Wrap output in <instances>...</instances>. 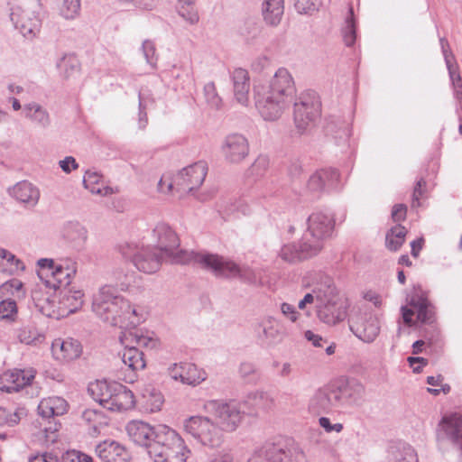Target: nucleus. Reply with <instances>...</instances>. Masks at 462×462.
I'll list each match as a JSON object with an SVG mask.
<instances>
[{"label": "nucleus", "mask_w": 462, "mask_h": 462, "mask_svg": "<svg viewBox=\"0 0 462 462\" xmlns=\"http://www.w3.org/2000/svg\"><path fill=\"white\" fill-rule=\"evenodd\" d=\"M67 411L66 400L59 396L45 398L38 405V412L43 419L63 415Z\"/></svg>", "instance_id": "obj_32"}, {"label": "nucleus", "mask_w": 462, "mask_h": 462, "mask_svg": "<svg viewBox=\"0 0 462 462\" xmlns=\"http://www.w3.org/2000/svg\"><path fill=\"white\" fill-rule=\"evenodd\" d=\"M442 53L444 56V60H445L448 70H452V69L458 68V66L456 62L455 56L453 55L449 47L448 48L445 47V49H442Z\"/></svg>", "instance_id": "obj_60"}, {"label": "nucleus", "mask_w": 462, "mask_h": 462, "mask_svg": "<svg viewBox=\"0 0 462 462\" xmlns=\"http://www.w3.org/2000/svg\"><path fill=\"white\" fill-rule=\"evenodd\" d=\"M234 95L238 103L246 106L250 89V78L248 71L242 68L236 69L231 76Z\"/></svg>", "instance_id": "obj_31"}, {"label": "nucleus", "mask_w": 462, "mask_h": 462, "mask_svg": "<svg viewBox=\"0 0 462 462\" xmlns=\"http://www.w3.org/2000/svg\"><path fill=\"white\" fill-rule=\"evenodd\" d=\"M225 159L231 163H239L249 153L248 140L241 134H231L226 136L222 146Z\"/></svg>", "instance_id": "obj_17"}, {"label": "nucleus", "mask_w": 462, "mask_h": 462, "mask_svg": "<svg viewBox=\"0 0 462 462\" xmlns=\"http://www.w3.org/2000/svg\"><path fill=\"white\" fill-rule=\"evenodd\" d=\"M269 158L266 155H259L250 168V172L256 177L263 176L269 167Z\"/></svg>", "instance_id": "obj_53"}, {"label": "nucleus", "mask_w": 462, "mask_h": 462, "mask_svg": "<svg viewBox=\"0 0 462 462\" xmlns=\"http://www.w3.org/2000/svg\"><path fill=\"white\" fill-rule=\"evenodd\" d=\"M23 263L16 258L11 252L0 248V273L13 274L17 271L24 270Z\"/></svg>", "instance_id": "obj_37"}, {"label": "nucleus", "mask_w": 462, "mask_h": 462, "mask_svg": "<svg viewBox=\"0 0 462 462\" xmlns=\"http://www.w3.org/2000/svg\"><path fill=\"white\" fill-rule=\"evenodd\" d=\"M9 194L26 208H34L40 199L39 189L27 180L17 182L9 190Z\"/></svg>", "instance_id": "obj_26"}, {"label": "nucleus", "mask_w": 462, "mask_h": 462, "mask_svg": "<svg viewBox=\"0 0 462 462\" xmlns=\"http://www.w3.org/2000/svg\"><path fill=\"white\" fill-rule=\"evenodd\" d=\"M150 445L149 457L153 462H186L190 450L181 437L165 425H159V432Z\"/></svg>", "instance_id": "obj_6"}, {"label": "nucleus", "mask_w": 462, "mask_h": 462, "mask_svg": "<svg viewBox=\"0 0 462 462\" xmlns=\"http://www.w3.org/2000/svg\"><path fill=\"white\" fill-rule=\"evenodd\" d=\"M62 236L71 248L81 251L85 246L88 232L79 222L69 221L63 226Z\"/></svg>", "instance_id": "obj_29"}, {"label": "nucleus", "mask_w": 462, "mask_h": 462, "mask_svg": "<svg viewBox=\"0 0 462 462\" xmlns=\"http://www.w3.org/2000/svg\"><path fill=\"white\" fill-rule=\"evenodd\" d=\"M219 208L220 211L223 210L226 216H229L235 213L236 211L239 210L240 205H238L236 201H233L230 199L229 201H223L219 205Z\"/></svg>", "instance_id": "obj_61"}, {"label": "nucleus", "mask_w": 462, "mask_h": 462, "mask_svg": "<svg viewBox=\"0 0 462 462\" xmlns=\"http://www.w3.org/2000/svg\"><path fill=\"white\" fill-rule=\"evenodd\" d=\"M321 102L314 90L302 92L293 104V119L297 129L302 133L320 116Z\"/></svg>", "instance_id": "obj_13"}, {"label": "nucleus", "mask_w": 462, "mask_h": 462, "mask_svg": "<svg viewBox=\"0 0 462 462\" xmlns=\"http://www.w3.org/2000/svg\"><path fill=\"white\" fill-rule=\"evenodd\" d=\"M205 408L226 432L236 430L245 413L241 411L240 404L236 402L213 400L208 402Z\"/></svg>", "instance_id": "obj_15"}, {"label": "nucleus", "mask_w": 462, "mask_h": 462, "mask_svg": "<svg viewBox=\"0 0 462 462\" xmlns=\"http://www.w3.org/2000/svg\"><path fill=\"white\" fill-rule=\"evenodd\" d=\"M152 234L157 240V245L153 247L165 255L171 263L187 264L193 262L218 278L239 277L245 281L249 279L252 273L249 268H241L221 255L178 250L180 239L176 232L166 223L157 224Z\"/></svg>", "instance_id": "obj_1"}, {"label": "nucleus", "mask_w": 462, "mask_h": 462, "mask_svg": "<svg viewBox=\"0 0 462 462\" xmlns=\"http://www.w3.org/2000/svg\"><path fill=\"white\" fill-rule=\"evenodd\" d=\"M351 332L365 343H372L380 333V321L376 314L365 309L352 310L348 317Z\"/></svg>", "instance_id": "obj_14"}, {"label": "nucleus", "mask_w": 462, "mask_h": 462, "mask_svg": "<svg viewBox=\"0 0 462 462\" xmlns=\"http://www.w3.org/2000/svg\"><path fill=\"white\" fill-rule=\"evenodd\" d=\"M449 79L451 80L454 91V97L459 102H462V80L458 72V68L448 70Z\"/></svg>", "instance_id": "obj_52"}, {"label": "nucleus", "mask_w": 462, "mask_h": 462, "mask_svg": "<svg viewBox=\"0 0 462 462\" xmlns=\"http://www.w3.org/2000/svg\"><path fill=\"white\" fill-rule=\"evenodd\" d=\"M59 462H94L93 458L80 451L68 450L62 454Z\"/></svg>", "instance_id": "obj_51"}, {"label": "nucleus", "mask_w": 462, "mask_h": 462, "mask_svg": "<svg viewBox=\"0 0 462 462\" xmlns=\"http://www.w3.org/2000/svg\"><path fill=\"white\" fill-rule=\"evenodd\" d=\"M88 391L95 401L109 411H127L135 404L133 392L117 382L97 381L88 385Z\"/></svg>", "instance_id": "obj_7"}, {"label": "nucleus", "mask_w": 462, "mask_h": 462, "mask_svg": "<svg viewBox=\"0 0 462 462\" xmlns=\"http://www.w3.org/2000/svg\"><path fill=\"white\" fill-rule=\"evenodd\" d=\"M283 11V0H264L263 4V19L270 25L280 23Z\"/></svg>", "instance_id": "obj_34"}, {"label": "nucleus", "mask_w": 462, "mask_h": 462, "mask_svg": "<svg viewBox=\"0 0 462 462\" xmlns=\"http://www.w3.org/2000/svg\"><path fill=\"white\" fill-rule=\"evenodd\" d=\"M59 164L61 170L66 173H69L72 170L79 167V164L72 156L65 157L63 160L60 161Z\"/></svg>", "instance_id": "obj_59"}, {"label": "nucleus", "mask_w": 462, "mask_h": 462, "mask_svg": "<svg viewBox=\"0 0 462 462\" xmlns=\"http://www.w3.org/2000/svg\"><path fill=\"white\" fill-rule=\"evenodd\" d=\"M17 317V305L14 300L6 299L0 302V319L14 322Z\"/></svg>", "instance_id": "obj_45"}, {"label": "nucleus", "mask_w": 462, "mask_h": 462, "mask_svg": "<svg viewBox=\"0 0 462 462\" xmlns=\"http://www.w3.org/2000/svg\"><path fill=\"white\" fill-rule=\"evenodd\" d=\"M424 244L425 240L422 236L411 242V254L412 257L417 258L420 255V252L422 250Z\"/></svg>", "instance_id": "obj_63"}, {"label": "nucleus", "mask_w": 462, "mask_h": 462, "mask_svg": "<svg viewBox=\"0 0 462 462\" xmlns=\"http://www.w3.org/2000/svg\"><path fill=\"white\" fill-rule=\"evenodd\" d=\"M319 0H294V6L300 14H309L318 9Z\"/></svg>", "instance_id": "obj_54"}, {"label": "nucleus", "mask_w": 462, "mask_h": 462, "mask_svg": "<svg viewBox=\"0 0 462 462\" xmlns=\"http://www.w3.org/2000/svg\"><path fill=\"white\" fill-rule=\"evenodd\" d=\"M52 352L57 359L70 361L78 358L82 352L80 343L74 338L69 337L64 340L56 339L52 343Z\"/></svg>", "instance_id": "obj_30"}, {"label": "nucleus", "mask_w": 462, "mask_h": 462, "mask_svg": "<svg viewBox=\"0 0 462 462\" xmlns=\"http://www.w3.org/2000/svg\"><path fill=\"white\" fill-rule=\"evenodd\" d=\"M143 402L151 412L161 410L163 403L162 394L152 385H146L141 392Z\"/></svg>", "instance_id": "obj_39"}, {"label": "nucleus", "mask_w": 462, "mask_h": 462, "mask_svg": "<svg viewBox=\"0 0 462 462\" xmlns=\"http://www.w3.org/2000/svg\"><path fill=\"white\" fill-rule=\"evenodd\" d=\"M307 223L308 229L299 243H290L281 248L279 257L282 261L295 263L317 255L334 229L333 218L323 212L312 213Z\"/></svg>", "instance_id": "obj_4"}, {"label": "nucleus", "mask_w": 462, "mask_h": 462, "mask_svg": "<svg viewBox=\"0 0 462 462\" xmlns=\"http://www.w3.org/2000/svg\"><path fill=\"white\" fill-rule=\"evenodd\" d=\"M204 96L207 104L213 109H219L222 99L218 96L216 86L213 82H208L204 86Z\"/></svg>", "instance_id": "obj_47"}, {"label": "nucleus", "mask_w": 462, "mask_h": 462, "mask_svg": "<svg viewBox=\"0 0 462 462\" xmlns=\"http://www.w3.org/2000/svg\"><path fill=\"white\" fill-rule=\"evenodd\" d=\"M339 173L335 169H321L311 174L307 187L311 192H323L338 187Z\"/></svg>", "instance_id": "obj_21"}, {"label": "nucleus", "mask_w": 462, "mask_h": 462, "mask_svg": "<svg viewBox=\"0 0 462 462\" xmlns=\"http://www.w3.org/2000/svg\"><path fill=\"white\" fill-rule=\"evenodd\" d=\"M33 370L14 369L5 372L0 376V390L8 393L19 392L30 385L34 379Z\"/></svg>", "instance_id": "obj_18"}, {"label": "nucleus", "mask_w": 462, "mask_h": 462, "mask_svg": "<svg viewBox=\"0 0 462 462\" xmlns=\"http://www.w3.org/2000/svg\"><path fill=\"white\" fill-rule=\"evenodd\" d=\"M169 374L174 380H180L182 383L198 385L206 380V373L191 363L173 364L169 368Z\"/></svg>", "instance_id": "obj_20"}, {"label": "nucleus", "mask_w": 462, "mask_h": 462, "mask_svg": "<svg viewBox=\"0 0 462 462\" xmlns=\"http://www.w3.org/2000/svg\"><path fill=\"white\" fill-rule=\"evenodd\" d=\"M119 252L125 259L131 260L134 265L144 273H156L164 261H169L153 246L140 247L137 245L126 243L119 246Z\"/></svg>", "instance_id": "obj_11"}, {"label": "nucleus", "mask_w": 462, "mask_h": 462, "mask_svg": "<svg viewBox=\"0 0 462 462\" xmlns=\"http://www.w3.org/2000/svg\"><path fill=\"white\" fill-rule=\"evenodd\" d=\"M302 172V165L297 159L291 160L288 165V173L291 179H298Z\"/></svg>", "instance_id": "obj_58"}, {"label": "nucleus", "mask_w": 462, "mask_h": 462, "mask_svg": "<svg viewBox=\"0 0 462 462\" xmlns=\"http://www.w3.org/2000/svg\"><path fill=\"white\" fill-rule=\"evenodd\" d=\"M128 339H130L132 343H134V346H136L138 349L139 347L152 348L156 345V342L152 337L144 335L141 330L138 329L130 331L128 334Z\"/></svg>", "instance_id": "obj_46"}, {"label": "nucleus", "mask_w": 462, "mask_h": 462, "mask_svg": "<svg viewBox=\"0 0 462 462\" xmlns=\"http://www.w3.org/2000/svg\"><path fill=\"white\" fill-rule=\"evenodd\" d=\"M295 92L291 73L287 69L280 68L269 81L254 87L255 107L264 120L274 121L292 102Z\"/></svg>", "instance_id": "obj_2"}, {"label": "nucleus", "mask_w": 462, "mask_h": 462, "mask_svg": "<svg viewBox=\"0 0 462 462\" xmlns=\"http://www.w3.org/2000/svg\"><path fill=\"white\" fill-rule=\"evenodd\" d=\"M29 462H59V459L51 453L45 452L32 456L29 458Z\"/></svg>", "instance_id": "obj_62"}, {"label": "nucleus", "mask_w": 462, "mask_h": 462, "mask_svg": "<svg viewBox=\"0 0 462 462\" xmlns=\"http://www.w3.org/2000/svg\"><path fill=\"white\" fill-rule=\"evenodd\" d=\"M38 276L47 288L54 291H66L75 275L76 263L65 260L63 263L55 264L52 259L42 258L38 261Z\"/></svg>", "instance_id": "obj_9"}, {"label": "nucleus", "mask_w": 462, "mask_h": 462, "mask_svg": "<svg viewBox=\"0 0 462 462\" xmlns=\"http://www.w3.org/2000/svg\"><path fill=\"white\" fill-rule=\"evenodd\" d=\"M18 338L21 343L36 345L44 340V336L33 327H23L19 329Z\"/></svg>", "instance_id": "obj_43"}, {"label": "nucleus", "mask_w": 462, "mask_h": 462, "mask_svg": "<svg viewBox=\"0 0 462 462\" xmlns=\"http://www.w3.org/2000/svg\"><path fill=\"white\" fill-rule=\"evenodd\" d=\"M121 357L124 365L130 370L128 375H125L123 380L125 383H133L136 380V372L146 366L143 353L136 346H126L122 352Z\"/></svg>", "instance_id": "obj_28"}, {"label": "nucleus", "mask_w": 462, "mask_h": 462, "mask_svg": "<svg viewBox=\"0 0 462 462\" xmlns=\"http://www.w3.org/2000/svg\"><path fill=\"white\" fill-rule=\"evenodd\" d=\"M145 109H146V101L142 97L141 93H139V122H138V125H139L140 129H144L146 127V125L148 122Z\"/></svg>", "instance_id": "obj_57"}, {"label": "nucleus", "mask_w": 462, "mask_h": 462, "mask_svg": "<svg viewBox=\"0 0 462 462\" xmlns=\"http://www.w3.org/2000/svg\"><path fill=\"white\" fill-rule=\"evenodd\" d=\"M126 431L134 443L144 447L149 452L150 445H152L155 435L159 432V426L152 427L146 422L133 420L126 425Z\"/></svg>", "instance_id": "obj_22"}, {"label": "nucleus", "mask_w": 462, "mask_h": 462, "mask_svg": "<svg viewBox=\"0 0 462 462\" xmlns=\"http://www.w3.org/2000/svg\"><path fill=\"white\" fill-rule=\"evenodd\" d=\"M273 366L275 368H280L278 371V375L282 378H289L293 372L292 365L289 362L281 364L278 361H274L273 363Z\"/></svg>", "instance_id": "obj_56"}, {"label": "nucleus", "mask_w": 462, "mask_h": 462, "mask_svg": "<svg viewBox=\"0 0 462 462\" xmlns=\"http://www.w3.org/2000/svg\"><path fill=\"white\" fill-rule=\"evenodd\" d=\"M23 113L27 119L41 128L45 129L51 125L49 112L36 102L25 104L23 106Z\"/></svg>", "instance_id": "obj_33"}, {"label": "nucleus", "mask_w": 462, "mask_h": 462, "mask_svg": "<svg viewBox=\"0 0 462 462\" xmlns=\"http://www.w3.org/2000/svg\"><path fill=\"white\" fill-rule=\"evenodd\" d=\"M406 326H412L415 321L432 323L434 321V307L428 300L427 294L420 286L413 288L410 299L406 297Z\"/></svg>", "instance_id": "obj_16"}, {"label": "nucleus", "mask_w": 462, "mask_h": 462, "mask_svg": "<svg viewBox=\"0 0 462 462\" xmlns=\"http://www.w3.org/2000/svg\"><path fill=\"white\" fill-rule=\"evenodd\" d=\"M60 14L66 19L75 18L80 9V0H58Z\"/></svg>", "instance_id": "obj_44"}, {"label": "nucleus", "mask_w": 462, "mask_h": 462, "mask_svg": "<svg viewBox=\"0 0 462 462\" xmlns=\"http://www.w3.org/2000/svg\"><path fill=\"white\" fill-rule=\"evenodd\" d=\"M207 164L205 162H198L180 171L171 181L166 183L164 177L161 178L158 189L161 192L175 190L183 194L190 193L200 187L207 175Z\"/></svg>", "instance_id": "obj_8"}, {"label": "nucleus", "mask_w": 462, "mask_h": 462, "mask_svg": "<svg viewBox=\"0 0 462 462\" xmlns=\"http://www.w3.org/2000/svg\"><path fill=\"white\" fill-rule=\"evenodd\" d=\"M426 194L427 182L423 178H420L413 187L411 203V208H419L421 205L420 200L424 199L426 197Z\"/></svg>", "instance_id": "obj_48"}, {"label": "nucleus", "mask_w": 462, "mask_h": 462, "mask_svg": "<svg viewBox=\"0 0 462 462\" xmlns=\"http://www.w3.org/2000/svg\"><path fill=\"white\" fill-rule=\"evenodd\" d=\"M184 427L189 434L204 446L218 448L224 441L226 431L208 417L192 416L186 420Z\"/></svg>", "instance_id": "obj_12"}, {"label": "nucleus", "mask_w": 462, "mask_h": 462, "mask_svg": "<svg viewBox=\"0 0 462 462\" xmlns=\"http://www.w3.org/2000/svg\"><path fill=\"white\" fill-rule=\"evenodd\" d=\"M317 309L319 319L327 324L335 325L340 322L345 316V312L336 309L335 301L325 304H318Z\"/></svg>", "instance_id": "obj_36"}, {"label": "nucleus", "mask_w": 462, "mask_h": 462, "mask_svg": "<svg viewBox=\"0 0 462 462\" xmlns=\"http://www.w3.org/2000/svg\"><path fill=\"white\" fill-rule=\"evenodd\" d=\"M364 395L365 387L358 380L339 377L317 389L309 400L308 409L313 414H328L361 404Z\"/></svg>", "instance_id": "obj_3"}, {"label": "nucleus", "mask_w": 462, "mask_h": 462, "mask_svg": "<svg viewBox=\"0 0 462 462\" xmlns=\"http://www.w3.org/2000/svg\"><path fill=\"white\" fill-rule=\"evenodd\" d=\"M439 426L445 439L459 451L462 459V415L445 417Z\"/></svg>", "instance_id": "obj_27"}, {"label": "nucleus", "mask_w": 462, "mask_h": 462, "mask_svg": "<svg viewBox=\"0 0 462 462\" xmlns=\"http://www.w3.org/2000/svg\"><path fill=\"white\" fill-rule=\"evenodd\" d=\"M403 210L404 204L400 203L394 205L392 211V218L398 224L395 226H393L386 234V247L391 251H397L404 243V226L400 223L404 219Z\"/></svg>", "instance_id": "obj_25"}, {"label": "nucleus", "mask_w": 462, "mask_h": 462, "mask_svg": "<svg viewBox=\"0 0 462 462\" xmlns=\"http://www.w3.org/2000/svg\"><path fill=\"white\" fill-rule=\"evenodd\" d=\"M11 20L15 28L18 29L24 37L33 38L40 32L42 21L33 12H13L11 14Z\"/></svg>", "instance_id": "obj_24"}, {"label": "nucleus", "mask_w": 462, "mask_h": 462, "mask_svg": "<svg viewBox=\"0 0 462 462\" xmlns=\"http://www.w3.org/2000/svg\"><path fill=\"white\" fill-rule=\"evenodd\" d=\"M303 457V452L291 440L278 439L265 442L248 462H300Z\"/></svg>", "instance_id": "obj_10"}, {"label": "nucleus", "mask_w": 462, "mask_h": 462, "mask_svg": "<svg viewBox=\"0 0 462 462\" xmlns=\"http://www.w3.org/2000/svg\"><path fill=\"white\" fill-rule=\"evenodd\" d=\"M407 361L410 364V366L412 367L413 372L419 374L421 371L422 366L427 365V360L423 357H412L410 356L407 358Z\"/></svg>", "instance_id": "obj_64"}, {"label": "nucleus", "mask_w": 462, "mask_h": 462, "mask_svg": "<svg viewBox=\"0 0 462 462\" xmlns=\"http://www.w3.org/2000/svg\"><path fill=\"white\" fill-rule=\"evenodd\" d=\"M254 331L263 344L271 346L282 340L281 325L273 317H267L254 324Z\"/></svg>", "instance_id": "obj_23"}, {"label": "nucleus", "mask_w": 462, "mask_h": 462, "mask_svg": "<svg viewBox=\"0 0 462 462\" xmlns=\"http://www.w3.org/2000/svg\"><path fill=\"white\" fill-rule=\"evenodd\" d=\"M102 176L97 172L88 171L83 179V184L93 194L106 196L113 193L111 187L101 184Z\"/></svg>", "instance_id": "obj_35"}, {"label": "nucleus", "mask_w": 462, "mask_h": 462, "mask_svg": "<svg viewBox=\"0 0 462 462\" xmlns=\"http://www.w3.org/2000/svg\"><path fill=\"white\" fill-rule=\"evenodd\" d=\"M94 312L105 322L119 328L135 326L138 323L136 310L130 301L116 294L111 285L100 288L92 305Z\"/></svg>", "instance_id": "obj_5"}, {"label": "nucleus", "mask_w": 462, "mask_h": 462, "mask_svg": "<svg viewBox=\"0 0 462 462\" xmlns=\"http://www.w3.org/2000/svg\"><path fill=\"white\" fill-rule=\"evenodd\" d=\"M142 51L146 60V62L152 68H154L158 60L154 42L150 40H145L143 42Z\"/></svg>", "instance_id": "obj_50"}, {"label": "nucleus", "mask_w": 462, "mask_h": 462, "mask_svg": "<svg viewBox=\"0 0 462 462\" xmlns=\"http://www.w3.org/2000/svg\"><path fill=\"white\" fill-rule=\"evenodd\" d=\"M63 304L69 309L70 312H75L83 305L84 293L79 290L68 288L63 291Z\"/></svg>", "instance_id": "obj_42"}, {"label": "nucleus", "mask_w": 462, "mask_h": 462, "mask_svg": "<svg viewBox=\"0 0 462 462\" xmlns=\"http://www.w3.org/2000/svg\"><path fill=\"white\" fill-rule=\"evenodd\" d=\"M342 36L344 42L346 46L350 47L354 45L356 40V21L354 18V10L350 6L348 10V15L345 20V24L342 28Z\"/></svg>", "instance_id": "obj_41"}, {"label": "nucleus", "mask_w": 462, "mask_h": 462, "mask_svg": "<svg viewBox=\"0 0 462 462\" xmlns=\"http://www.w3.org/2000/svg\"><path fill=\"white\" fill-rule=\"evenodd\" d=\"M57 68L62 77L68 79L79 72L80 63L75 55L66 54L58 61Z\"/></svg>", "instance_id": "obj_40"}, {"label": "nucleus", "mask_w": 462, "mask_h": 462, "mask_svg": "<svg viewBox=\"0 0 462 462\" xmlns=\"http://www.w3.org/2000/svg\"><path fill=\"white\" fill-rule=\"evenodd\" d=\"M269 396L264 392H253L248 393L245 401V404H249L253 408L263 409L267 406Z\"/></svg>", "instance_id": "obj_49"}, {"label": "nucleus", "mask_w": 462, "mask_h": 462, "mask_svg": "<svg viewBox=\"0 0 462 462\" xmlns=\"http://www.w3.org/2000/svg\"><path fill=\"white\" fill-rule=\"evenodd\" d=\"M280 310L283 317L291 322H296L300 317V313L297 311L296 307L290 303H282Z\"/></svg>", "instance_id": "obj_55"}, {"label": "nucleus", "mask_w": 462, "mask_h": 462, "mask_svg": "<svg viewBox=\"0 0 462 462\" xmlns=\"http://www.w3.org/2000/svg\"><path fill=\"white\" fill-rule=\"evenodd\" d=\"M97 456L103 462H129L131 453L127 448L114 439H106L99 442L95 448Z\"/></svg>", "instance_id": "obj_19"}, {"label": "nucleus", "mask_w": 462, "mask_h": 462, "mask_svg": "<svg viewBox=\"0 0 462 462\" xmlns=\"http://www.w3.org/2000/svg\"><path fill=\"white\" fill-rule=\"evenodd\" d=\"M318 304H325L334 302L337 294L336 287L331 278L325 277L324 281L313 289Z\"/></svg>", "instance_id": "obj_38"}]
</instances>
